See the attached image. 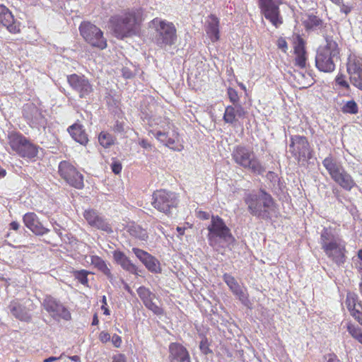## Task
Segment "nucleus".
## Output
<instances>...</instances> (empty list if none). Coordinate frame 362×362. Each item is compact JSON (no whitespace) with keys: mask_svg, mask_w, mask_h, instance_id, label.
Returning <instances> with one entry per match:
<instances>
[{"mask_svg":"<svg viewBox=\"0 0 362 362\" xmlns=\"http://www.w3.org/2000/svg\"><path fill=\"white\" fill-rule=\"evenodd\" d=\"M244 202L248 212L259 220L271 221L277 216L278 206L272 195L263 189L245 193Z\"/></svg>","mask_w":362,"mask_h":362,"instance_id":"obj_1","label":"nucleus"},{"mask_svg":"<svg viewBox=\"0 0 362 362\" xmlns=\"http://www.w3.org/2000/svg\"><path fill=\"white\" fill-rule=\"evenodd\" d=\"M320 244L327 257L338 267L346 261V243L331 227L323 228L320 233Z\"/></svg>","mask_w":362,"mask_h":362,"instance_id":"obj_2","label":"nucleus"},{"mask_svg":"<svg viewBox=\"0 0 362 362\" xmlns=\"http://www.w3.org/2000/svg\"><path fill=\"white\" fill-rule=\"evenodd\" d=\"M142 11L140 8H131L115 15L110 18V25L118 39L136 35L138 25L141 21Z\"/></svg>","mask_w":362,"mask_h":362,"instance_id":"obj_3","label":"nucleus"},{"mask_svg":"<svg viewBox=\"0 0 362 362\" xmlns=\"http://www.w3.org/2000/svg\"><path fill=\"white\" fill-rule=\"evenodd\" d=\"M326 45L320 47L315 56V66L320 71L332 73L340 59V49L332 36L325 37Z\"/></svg>","mask_w":362,"mask_h":362,"instance_id":"obj_4","label":"nucleus"},{"mask_svg":"<svg viewBox=\"0 0 362 362\" xmlns=\"http://www.w3.org/2000/svg\"><path fill=\"white\" fill-rule=\"evenodd\" d=\"M208 241L210 246L218 249L233 245L235 239L230 229L223 218L218 216H212L210 224L207 227Z\"/></svg>","mask_w":362,"mask_h":362,"instance_id":"obj_5","label":"nucleus"},{"mask_svg":"<svg viewBox=\"0 0 362 362\" xmlns=\"http://www.w3.org/2000/svg\"><path fill=\"white\" fill-rule=\"evenodd\" d=\"M151 23L154 28L152 40L158 47L163 49L176 42L177 30L173 23L158 18Z\"/></svg>","mask_w":362,"mask_h":362,"instance_id":"obj_6","label":"nucleus"},{"mask_svg":"<svg viewBox=\"0 0 362 362\" xmlns=\"http://www.w3.org/2000/svg\"><path fill=\"white\" fill-rule=\"evenodd\" d=\"M322 165L327 170L331 178L341 187L346 191H351L356 183L342 164L332 156L326 157L322 160Z\"/></svg>","mask_w":362,"mask_h":362,"instance_id":"obj_7","label":"nucleus"},{"mask_svg":"<svg viewBox=\"0 0 362 362\" xmlns=\"http://www.w3.org/2000/svg\"><path fill=\"white\" fill-rule=\"evenodd\" d=\"M231 156L236 164L253 173L262 175L265 172V168L255 157L253 151L244 146H235Z\"/></svg>","mask_w":362,"mask_h":362,"instance_id":"obj_8","label":"nucleus"},{"mask_svg":"<svg viewBox=\"0 0 362 362\" xmlns=\"http://www.w3.org/2000/svg\"><path fill=\"white\" fill-rule=\"evenodd\" d=\"M8 139L11 149L20 157L29 160H33L37 157L40 147L22 134L12 132L8 134Z\"/></svg>","mask_w":362,"mask_h":362,"instance_id":"obj_9","label":"nucleus"},{"mask_svg":"<svg viewBox=\"0 0 362 362\" xmlns=\"http://www.w3.org/2000/svg\"><path fill=\"white\" fill-rule=\"evenodd\" d=\"M289 152L302 165H305L313 157L308 139L304 136L292 135L290 137Z\"/></svg>","mask_w":362,"mask_h":362,"instance_id":"obj_10","label":"nucleus"},{"mask_svg":"<svg viewBox=\"0 0 362 362\" xmlns=\"http://www.w3.org/2000/svg\"><path fill=\"white\" fill-rule=\"evenodd\" d=\"M152 200L153 206L166 215L172 214L179 203L178 196L175 192L165 189L155 191L152 195Z\"/></svg>","mask_w":362,"mask_h":362,"instance_id":"obj_11","label":"nucleus"},{"mask_svg":"<svg viewBox=\"0 0 362 362\" xmlns=\"http://www.w3.org/2000/svg\"><path fill=\"white\" fill-rule=\"evenodd\" d=\"M81 35L85 41L93 47L104 49L107 47V40L103 31L90 22L83 21L79 26Z\"/></svg>","mask_w":362,"mask_h":362,"instance_id":"obj_12","label":"nucleus"},{"mask_svg":"<svg viewBox=\"0 0 362 362\" xmlns=\"http://www.w3.org/2000/svg\"><path fill=\"white\" fill-rule=\"evenodd\" d=\"M67 82L81 99H90L93 93V85L91 81L83 74H72L67 76Z\"/></svg>","mask_w":362,"mask_h":362,"instance_id":"obj_13","label":"nucleus"},{"mask_svg":"<svg viewBox=\"0 0 362 362\" xmlns=\"http://www.w3.org/2000/svg\"><path fill=\"white\" fill-rule=\"evenodd\" d=\"M23 116L29 126L33 129H45L47 120L42 110L33 103H27L23 107Z\"/></svg>","mask_w":362,"mask_h":362,"instance_id":"obj_14","label":"nucleus"},{"mask_svg":"<svg viewBox=\"0 0 362 362\" xmlns=\"http://www.w3.org/2000/svg\"><path fill=\"white\" fill-rule=\"evenodd\" d=\"M58 169L60 176L69 185L78 189L83 188V176L69 161H61Z\"/></svg>","mask_w":362,"mask_h":362,"instance_id":"obj_15","label":"nucleus"},{"mask_svg":"<svg viewBox=\"0 0 362 362\" xmlns=\"http://www.w3.org/2000/svg\"><path fill=\"white\" fill-rule=\"evenodd\" d=\"M34 309V305L30 299L24 304L18 300H11L7 307V310L16 319L25 322H30L32 320L30 311Z\"/></svg>","mask_w":362,"mask_h":362,"instance_id":"obj_16","label":"nucleus"},{"mask_svg":"<svg viewBox=\"0 0 362 362\" xmlns=\"http://www.w3.org/2000/svg\"><path fill=\"white\" fill-rule=\"evenodd\" d=\"M279 0H259V6L264 17L276 28L283 23L279 15Z\"/></svg>","mask_w":362,"mask_h":362,"instance_id":"obj_17","label":"nucleus"},{"mask_svg":"<svg viewBox=\"0 0 362 362\" xmlns=\"http://www.w3.org/2000/svg\"><path fill=\"white\" fill-rule=\"evenodd\" d=\"M42 305L46 311L53 315L58 316L64 320H69L71 318V313L67 308L61 303L59 300L51 296H46L43 300Z\"/></svg>","mask_w":362,"mask_h":362,"instance_id":"obj_18","label":"nucleus"},{"mask_svg":"<svg viewBox=\"0 0 362 362\" xmlns=\"http://www.w3.org/2000/svg\"><path fill=\"white\" fill-rule=\"evenodd\" d=\"M351 83L362 90V59L350 57L346 64Z\"/></svg>","mask_w":362,"mask_h":362,"instance_id":"obj_19","label":"nucleus"},{"mask_svg":"<svg viewBox=\"0 0 362 362\" xmlns=\"http://www.w3.org/2000/svg\"><path fill=\"white\" fill-rule=\"evenodd\" d=\"M83 216L90 226L103 230L107 233H112L113 232L111 226L107 220L99 214L97 211L94 209L86 210L83 213Z\"/></svg>","mask_w":362,"mask_h":362,"instance_id":"obj_20","label":"nucleus"},{"mask_svg":"<svg viewBox=\"0 0 362 362\" xmlns=\"http://www.w3.org/2000/svg\"><path fill=\"white\" fill-rule=\"evenodd\" d=\"M132 252L149 272L154 274L161 272L160 262L154 256L137 247H133Z\"/></svg>","mask_w":362,"mask_h":362,"instance_id":"obj_21","label":"nucleus"},{"mask_svg":"<svg viewBox=\"0 0 362 362\" xmlns=\"http://www.w3.org/2000/svg\"><path fill=\"white\" fill-rule=\"evenodd\" d=\"M23 221L25 226L36 235L42 236L50 231L49 228L42 225L34 212L25 214L23 216Z\"/></svg>","mask_w":362,"mask_h":362,"instance_id":"obj_22","label":"nucleus"},{"mask_svg":"<svg viewBox=\"0 0 362 362\" xmlns=\"http://www.w3.org/2000/svg\"><path fill=\"white\" fill-rule=\"evenodd\" d=\"M293 44L295 65L300 69H305L307 65L305 41L300 35H297L293 40Z\"/></svg>","mask_w":362,"mask_h":362,"instance_id":"obj_23","label":"nucleus"},{"mask_svg":"<svg viewBox=\"0 0 362 362\" xmlns=\"http://www.w3.org/2000/svg\"><path fill=\"white\" fill-rule=\"evenodd\" d=\"M136 291L143 303L148 310L156 315H163V309L153 302L155 295L148 288L145 286H140Z\"/></svg>","mask_w":362,"mask_h":362,"instance_id":"obj_24","label":"nucleus"},{"mask_svg":"<svg viewBox=\"0 0 362 362\" xmlns=\"http://www.w3.org/2000/svg\"><path fill=\"white\" fill-rule=\"evenodd\" d=\"M114 261L119 265L124 270L130 274L139 276L141 270L134 264L132 260L124 254V252L116 250L112 252Z\"/></svg>","mask_w":362,"mask_h":362,"instance_id":"obj_25","label":"nucleus"},{"mask_svg":"<svg viewBox=\"0 0 362 362\" xmlns=\"http://www.w3.org/2000/svg\"><path fill=\"white\" fill-rule=\"evenodd\" d=\"M0 25L6 28L11 33L20 32L19 24L14 19L10 10L3 4H0Z\"/></svg>","mask_w":362,"mask_h":362,"instance_id":"obj_26","label":"nucleus"},{"mask_svg":"<svg viewBox=\"0 0 362 362\" xmlns=\"http://www.w3.org/2000/svg\"><path fill=\"white\" fill-rule=\"evenodd\" d=\"M169 352L170 362H191L188 351L178 343H171L169 346Z\"/></svg>","mask_w":362,"mask_h":362,"instance_id":"obj_27","label":"nucleus"},{"mask_svg":"<svg viewBox=\"0 0 362 362\" xmlns=\"http://www.w3.org/2000/svg\"><path fill=\"white\" fill-rule=\"evenodd\" d=\"M209 20L206 22L205 31L210 38V40L214 42L219 40V20L213 14L209 16Z\"/></svg>","mask_w":362,"mask_h":362,"instance_id":"obj_28","label":"nucleus"},{"mask_svg":"<svg viewBox=\"0 0 362 362\" xmlns=\"http://www.w3.org/2000/svg\"><path fill=\"white\" fill-rule=\"evenodd\" d=\"M68 132L71 137L81 145H86L88 143V136L82 125L75 123L68 128Z\"/></svg>","mask_w":362,"mask_h":362,"instance_id":"obj_29","label":"nucleus"},{"mask_svg":"<svg viewBox=\"0 0 362 362\" xmlns=\"http://www.w3.org/2000/svg\"><path fill=\"white\" fill-rule=\"evenodd\" d=\"M167 126L169 129L172 128V132L171 135L167 139V141L165 143L164 145L174 151H182L183 148V146L181 144H178V133L175 130V127L169 121H167Z\"/></svg>","mask_w":362,"mask_h":362,"instance_id":"obj_30","label":"nucleus"},{"mask_svg":"<svg viewBox=\"0 0 362 362\" xmlns=\"http://www.w3.org/2000/svg\"><path fill=\"white\" fill-rule=\"evenodd\" d=\"M128 232L132 236L141 241H146L148 238V233L146 230L141 228L139 225L133 224L129 226Z\"/></svg>","mask_w":362,"mask_h":362,"instance_id":"obj_31","label":"nucleus"},{"mask_svg":"<svg viewBox=\"0 0 362 362\" xmlns=\"http://www.w3.org/2000/svg\"><path fill=\"white\" fill-rule=\"evenodd\" d=\"M233 294L238 298L240 303L247 308H250L252 303L249 299V294L247 288L242 286L233 292Z\"/></svg>","mask_w":362,"mask_h":362,"instance_id":"obj_32","label":"nucleus"},{"mask_svg":"<svg viewBox=\"0 0 362 362\" xmlns=\"http://www.w3.org/2000/svg\"><path fill=\"white\" fill-rule=\"evenodd\" d=\"M361 301H358V295L354 292H348L346 294V298L345 300V303L346 305L347 309L350 312V313H352V311L356 310L358 309V303H360Z\"/></svg>","mask_w":362,"mask_h":362,"instance_id":"obj_33","label":"nucleus"},{"mask_svg":"<svg viewBox=\"0 0 362 362\" xmlns=\"http://www.w3.org/2000/svg\"><path fill=\"white\" fill-rule=\"evenodd\" d=\"M323 22L316 16H308V18L304 21V25L306 30H318L322 27Z\"/></svg>","mask_w":362,"mask_h":362,"instance_id":"obj_34","label":"nucleus"},{"mask_svg":"<svg viewBox=\"0 0 362 362\" xmlns=\"http://www.w3.org/2000/svg\"><path fill=\"white\" fill-rule=\"evenodd\" d=\"M90 263L98 271L105 274L110 269L107 267L106 262L98 255L90 256Z\"/></svg>","mask_w":362,"mask_h":362,"instance_id":"obj_35","label":"nucleus"},{"mask_svg":"<svg viewBox=\"0 0 362 362\" xmlns=\"http://www.w3.org/2000/svg\"><path fill=\"white\" fill-rule=\"evenodd\" d=\"M266 177L271 183L270 187L273 192H276V190H281L282 184L281 183V180L276 173L272 171H269L267 173Z\"/></svg>","mask_w":362,"mask_h":362,"instance_id":"obj_36","label":"nucleus"},{"mask_svg":"<svg viewBox=\"0 0 362 362\" xmlns=\"http://www.w3.org/2000/svg\"><path fill=\"white\" fill-rule=\"evenodd\" d=\"M98 141L104 148H109L115 143V138L108 132H101L98 135Z\"/></svg>","mask_w":362,"mask_h":362,"instance_id":"obj_37","label":"nucleus"},{"mask_svg":"<svg viewBox=\"0 0 362 362\" xmlns=\"http://www.w3.org/2000/svg\"><path fill=\"white\" fill-rule=\"evenodd\" d=\"M222 279L232 293L243 286L239 284L234 276L228 273L223 274Z\"/></svg>","mask_w":362,"mask_h":362,"instance_id":"obj_38","label":"nucleus"},{"mask_svg":"<svg viewBox=\"0 0 362 362\" xmlns=\"http://www.w3.org/2000/svg\"><path fill=\"white\" fill-rule=\"evenodd\" d=\"M237 116L235 115V109L233 105H228L226 107L223 115V120L228 124H234L236 121Z\"/></svg>","mask_w":362,"mask_h":362,"instance_id":"obj_39","label":"nucleus"},{"mask_svg":"<svg viewBox=\"0 0 362 362\" xmlns=\"http://www.w3.org/2000/svg\"><path fill=\"white\" fill-rule=\"evenodd\" d=\"M341 111L345 114L356 115L358 112L357 103L354 100L347 101L341 107Z\"/></svg>","mask_w":362,"mask_h":362,"instance_id":"obj_40","label":"nucleus"},{"mask_svg":"<svg viewBox=\"0 0 362 362\" xmlns=\"http://www.w3.org/2000/svg\"><path fill=\"white\" fill-rule=\"evenodd\" d=\"M149 134H153L158 141L162 143L163 145L167 141V139L170 137L171 134L168 131L163 130H151Z\"/></svg>","mask_w":362,"mask_h":362,"instance_id":"obj_41","label":"nucleus"},{"mask_svg":"<svg viewBox=\"0 0 362 362\" xmlns=\"http://www.w3.org/2000/svg\"><path fill=\"white\" fill-rule=\"evenodd\" d=\"M141 119L143 120H146L150 125H153V124H158V120L160 118H156L153 115V111L151 110H148V111L141 110Z\"/></svg>","mask_w":362,"mask_h":362,"instance_id":"obj_42","label":"nucleus"},{"mask_svg":"<svg viewBox=\"0 0 362 362\" xmlns=\"http://www.w3.org/2000/svg\"><path fill=\"white\" fill-rule=\"evenodd\" d=\"M346 328L349 334L356 340L362 334V329L358 325L348 323Z\"/></svg>","mask_w":362,"mask_h":362,"instance_id":"obj_43","label":"nucleus"},{"mask_svg":"<svg viewBox=\"0 0 362 362\" xmlns=\"http://www.w3.org/2000/svg\"><path fill=\"white\" fill-rule=\"evenodd\" d=\"M88 272L85 269L74 272V277L83 285H87Z\"/></svg>","mask_w":362,"mask_h":362,"instance_id":"obj_44","label":"nucleus"},{"mask_svg":"<svg viewBox=\"0 0 362 362\" xmlns=\"http://www.w3.org/2000/svg\"><path fill=\"white\" fill-rule=\"evenodd\" d=\"M340 6V11L341 13H345L346 15L349 14L352 8H353V0L350 1H344V2L337 4Z\"/></svg>","mask_w":362,"mask_h":362,"instance_id":"obj_45","label":"nucleus"},{"mask_svg":"<svg viewBox=\"0 0 362 362\" xmlns=\"http://www.w3.org/2000/svg\"><path fill=\"white\" fill-rule=\"evenodd\" d=\"M346 76L343 74L339 73L335 78V82L339 86L346 89H349L350 86L349 83L346 81Z\"/></svg>","mask_w":362,"mask_h":362,"instance_id":"obj_46","label":"nucleus"},{"mask_svg":"<svg viewBox=\"0 0 362 362\" xmlns=\"http://www.w3.org/2000/svg\"><path fill=\"white\" fill-rule=\"evenodd\" d=\"M358 309L352 311L351 315L361 325H362V302L358 303Z\"/></svg>","mask_w":362,"mask_h":362,"instance_id":"obj_47","label":"nucleus"},{"mask_svg":"<svg viewBox=\"0 0 362 362\" xmlns=\"http://www.w3.org/2000/svg\"><path fill=\"white\" fill-rule=\"evenodd\" d=\"M112 160V161L110 164L111 170L112 173H114L115 175H119L122 169V163L119 160H117L116 158H113Z\"/></svg>","mask_w":362,"mask_h":362,"instance_id":"obj_48","label":"nucleus"},{"mask_svg":"<svg viewBox=\"0 0 362 362\" xmlns=\"http://www.w3.org/2000/svg\"><path fill=\"white\" fill-rule=\"evenodd\" d=\"M227 93L230 101L233 103V105L238 103L239 97L238 95V92L234 88H228Z\"/></svg>","mask_w":362,"mask_h":362,"instance_id":"obj_49","label":"nucleus"},{"mask_svg":"<svg viewBox=\"0 0 362 362\" xmlns=\"http://www.w3.org/2000/svg\"><path fill=\"white\" fill-rule=\"evenodd\" d=\"M233 108L235 109V115L238 117L242 118V117H245V115L246 114V111L245 110L244 107L240 103H238L233 104Z\"/></svg>","mask_w":362,"mask_h":362,"instance_id":"obj_50","label":"nucleus"},{"mask_svg":"<svg viewBox=\"0 0 362 362\" xmlns=\"http://www.w3.org/2000/svg\"><path fill=\"white\" fill-rule=\"evenodd\" d=\"M121 71L122 76L126 79H131L135 76L134 71L127 66L122 67Z\"/></svg>","mask_w":362,"mask_h":362,"instance_id":"obj_51","label":"nucleus"},{"mask_svg":"<svg viewBox=\"0 0 362 362\" xmlns=\"http://www.w3.org/2000/svg\"><path fill=\"white\" fill-rule=\"evenodd\" d=\"M277 47L280 49L284 53H286L288 50V44L285 40V38L281 37L277 40Z\"/></svg>","mask_w":362,"mask_h":362,"instance_id":"obj_52","label":"nucleus"},{"mask_svg":"<svg viewBox=\"0 0 362 362\" xmlns=\"http://www.w3.org/2000/svg\"><path fill=\"white\" fill-rule=\"evenodd\" d=\"M199 348L204 354L211 353L212 351L209 348V344L206 339H204L200 341Z\"/></svg>","mask_w":362,"mask_h":362,"instance_id":"obj_53","label":"nucleus"},{"mask_svg":"<svg viewBox=\"0 0 362 362\" xmlns=\"http://www.w3.org/2000/svg\"><path fill=\"white\" fill-rule=\"evenodd\" d=\"M325 362H341L334 353H329L324 355Z\"/></svg>","mask_w":362,"mask_h":362,"instance_id":"obj_54","label":"nucleus"},{"mask_svg":"<svg viewBox=\"0 0 362 362\" xmlns=\"http://www.w3.org/2000/svg\"><path fill=\"white\" fill-rule=\"evenodd\" d=\"M50 223L52 224V226L53 228L54 231L59 236L62 237V230L63 228L56 221L52 219L50 221Z\"/></svg>","mask_w":362,"mask_h":362,"instance_id":"obj_55","label":"nucleus"},{"mask_svg":"<svg viewBox=\"0 0 362 362\" xmlns=\"http://www.w3.org/2000/svg\"><path fill=\"white\" fill-rule=\"evenodd\" d=\"M110 340L112 341V344L116 348H119L122 343V340L120 336L115 334L111 337Z\"/></svg>","mask_w":362,"mask_h":362,"instance_id":"obj_56","label":"nucleus"},{"mask_svg":"<svg viewBox=\"0 0 362 362\" xmlns=\"http://www.w3.org/2000/svg\"><path fill=\"white\" fill-rule=\"evenodd\" d=\"M98 338H99L100 341L102 343L106 344L107 342L110 341L111 337H110V334L108 332H105V331H102L99 334Z\"/></svg>","mask_w":362,"mask_h":362,"instance_id":"obj_57","label":"nucleus"},{"mask_svg":"<svg viewBox=\"0 0 362 362\" xmlns=\"http://www.w3.org/2000/svg\"><path fill=\"white\" fill-rule=\"evenodd\" d=\"M113 131L116 133H122L124 131V124L122 122L117 120L113 127Z\"/></svg>","mask_w":362,"mask_h":362,"instance_id":"obj_58","label":"nucleus"},{"mask_svg":"<svg viewBox=\"0 0 362 362\" xmlns=\"http://www.w3.org/2000/svg\"><path fill=\"white\" fill-rule=\"evenodd\" d=\"M101 303L103 304L102 306H101V309L103 310L104 315H110V311L108 309V308L107 307V299H106V296H103L102 300H101Z\"/></svg>","mask_w":362,"mask_h":362,"instance_id":"obj_59","label":"nucleus"},{"mask_svg":"<svg viewBox=\"0 0 362 362\" xmlns=\"http://www.w3.org/2000/svg\"><path fill=\"white\" fill-rule=\"evenodd\" d=\"M112 362H127V358L123 354H118L112 356Z\"/></svg>","mask_w":362,"mask_h":362,"instance_id":"obj_60","label":"nucleus"},{"mask_svg":"<svg viewBox=\"0 0 362 362\" xmlns=\"http://www.w3.org/2000/svg\"><path fill=\"white\" fill-rule=\"evenodd\" d=\"M139 144L144 148L147 150H151L152 148L151 144L146 139H141L139 141Z\"/></svg>","mask_w":362,"mask_h":362,"instance_id":"obj_61","label":"nucleus"},{"mask_svg":"<svg viewBox=\"0 0 362 362\" xmlns=\"http://www.w3.org/2000/svg\"><path fill=\"white\" fill-rule=\"evenodd\" d=\"M104 275L107 278V279L110 281L111 284H113L115 277L113 274L111 273L110 269L107 271Z\"/></svg>","mask_w":362,"mask_h":362,"instance_id":"obj_62","label":"nucleus"},{"mask_svg":"<svg viewBox=\"0 0 362 362\" xmlns=\"http://www.w3.org/2000/svg\"><path fill=\"white\" fill-rule=\"evenodd\" d=\"M10 229H12V230H17L19 229L20 228V224L17 221H12L11 223H10Z\"/></svg>","mask_w":362,"mask_h":362,"instance_id":"obj_63","label":"nucleus"},{"mask_svg":"<svg viewBox=\"0 0 362 362\" xmlns=\"http://www.w3.org/2000/svg\"><path fill=\"white\" fill-rule=\"evenodd\" d=\"M63 356H64V354H62L59 358L54 357V356H50V357H49L47 358H45L44 360V362H53V361H56L58 359L61 358Z\"/></svg>","mask_w":362,"mask_h":362,"instance_id":"obj_64","label":"nucleus"}]
</instances>
